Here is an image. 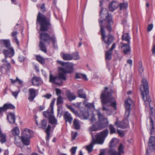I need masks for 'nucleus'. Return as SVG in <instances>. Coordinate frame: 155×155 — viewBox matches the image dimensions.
<instances>
[{
	"label": "nucleus",
	"instance_id": "obj_1",
	"mask_svg": "<svg viewBox=\"0 0 155 155\" xmlns=\"http://www.w3.org/2000/svg\"><path fill=\"white\" fill-rule=\"evenodd\" d=\"M101 18L98 19L100 29L98 32L101 35L102 43L107 45L106 48L113 42L114 38L110 32L112 31V26L114 24L112 15L109 14V11L106 8H101L99 13Z\"/></svg>",
	"mask_w": 155,
	"mask_h": 155
},
{
	"label": "nucleus",
	"instance_id": "obj_2",
	"mask_svg": "<svg viewBox=\"0 0 155 155\" xmlns=\"http://www.w3.org/2000/svg\"><path fill=\"white\" fill-rule=\"evenodd\" d=\"M140 90L146 106H149L150 107V126H153V122L152 118L154 117L155 110L151 105L153 103V102L152 101L149 95L148 83L146 79L143 78L142 79L141 84L140 87Z\"/></svg>",
	"mask_w": 155,
	"mask_h": 155
},
{
	"label": "nucleus",
	"instance_id": "obj_3",
	"mask_svg": "<svg viewBox=\"0 0 155 155\" xmlns=\"http://www.w3.org/2000/svg\"><path fill=\"white\" fill-rule=\"evenodd\" d=\"M109 88L107 87H104V90L102 91L100 96L103 110H106V113L108 115H110V114H108V112L110 110L109 107L111 106L113 107L114 110L117 109V104L115 101L112 102V101L114 98L112 96V94L113 92L112 89H110L109 91H108Z\"/></svg>",
	"mask_w": 155,
	"mask_h": 155
},
{
	"label": "nucleus",
	"instance_id": "obj_4",
	"mask_svg": "<svg viewBox=\"0 0 155 155\" xmlns=\"http://www.w3.org/2000/svg\"><path fill=\"white\" fill-rule=\"evenodd\" d=\"M40 25V30L41 32L47 31L51 28L52 26L51 23V15L48 13L45 15L40 12H38L37 16L36 24Z\"/></svg>",
	"mask_w": 155,
	"mask_h": 155
},
{
	"label": "nucleus",
	"instance_id": "obj_5",
	"mask_svg": "<svg viewBox=\"0 0 155 155\" xmlns=\"http://www.w3.org/2000/svg\"><path fill=\"white\" fill-rule=\"evenodd\" d=\"M39 38L40 41L39 43V49L41 51L46 53L47 52L45 43L49 44L51 40L54 46L56 42V38L54 35L50 37V35L45 32H42L40 34Z\"/></svg>",
	"mask_w": 155,
	"mask_h": 155
},
{
	"label": "nucleus",
	"instance_id": "obj_6",
	"mask_svg": "<svg viewBox=\"0 0 155 155\" xmlns=\"http://www.w3.org/2000/svg\"><path fill=\"white\" fill-rule=\"evenodd\" d=\"M0 47L1 50H2L3 54L6 57H13L14 55V50L11 46L9 39H0Z\"/></svg>",
	"mask_w": 155,
	"mask_h": 155
},
{
	"label": "nucleus",
	"instance_id": "obj_7",
	"mask_svg": "<svg viewBox=\"0 0 155 155\" xmlns=\"http://www.w3.org/2000/svg\"><path fill=\"white\" fill-rule=\"evenodd\" d=\"M96 112L98 120L96 122V119L94 117L92 116L90 119L92 126H107L109 122L107 118L104 117L99 110H97Z\"/></svg>",
	"mask_w": 155,
	"mask_h": 155
},
{
	"label": "nucleus",
	"instance_id": "obj_8",
	"mask_svg": "<svg viewBox=\"0 0 155 155\" xmlns=\"http://www.w3.org/2000/svg\"><path fill=\"white\" fill-rule=\"evenodd\" d=\"M57 62L61 65L63 68L60 67L59 69L62 72L64 75L66 74H71L74 71L73 64L71 62H64L62 61H58Z\"/></svg>",
	"mask_w": 155,
	"mask_h": 155
},
{
	"label": "nucleus",
	"instance_id": "obj_9",
	"mask_svg": "<svg viewBox=\"0 0 155 155\" xmlns=\"http://www.w3.org/2000/svg\"><path fill=\"white\" fill-rule=\"evenodd\" d=\"M67 78L63 73H60L57 76L50 74L49 76V82L51 83L59 85H62L63 81Z\"/></svg>",
	"mask_w": 155,
	"mask_h": 155
},
{
	"label": "nucleus",
	"instance_id": "obj_10",
	"mask_svg": "<svg viewBox=\"0 0 155 155\" xmlns=\"http://www.w3.org/2000/svg\"><path fill=\"white\" fill-rule=\"evenodd\" d=\"M33 132L28 129L25 128L22 132V136L21 137V141L22 143L25 145L30 144L29 138L32 137Z\"/></svg>",
	"mask_w": 155,
	"mask_h": 155
},
{
	"label": "nucleus",
	"instance_id": "obj_11",
	"mask_svg": "<svg viewBox=\"0 0 155 155\" xmlns=\"http://www.w3.org/2000/svg\"><path fill=\"white\" fill-rule=\"evenodd\" d=\"M104 127H91L89 129V131L91 134L92 138V141L91 143L86 147L87 150L88 151L89 153L91 152L92 150L93 146L95 144L96 142L95 139L94 137V132L100 130L104 128Z\"/></svg>",
	"mask_w": 155,
	"mask_h": 155
},
{
	"label": "nucleus",
	"instance_id": "obj_12",
	"mask_svg": "<svg viewBox=\"0 0 155 155\" xmlns=\"http://www.w3.org/2000/svg\"><path fill=\"white\" fill-rule=\"evenodd\" d=\"M108 134V130L106 129L101 132L100 134L95 135V137L96 138L95 139V140L96 143L99 144H102Z\"/></svg>",
	"mask_w": 155,
	"mask_h": 155
},
{
	"label": "nucleus",
	"instance_id": "obj_13",
	"mask_svg": "<svg viewBox=\"0 0 155 155\" xmlns=\"http://www.w3.org/2000/svg\"><path fill=\"white\" fill-rule=\"evenodd\" d=\"M125 147L122 143H120L118 147V151H117L115 149H111L108 151L109 155H121L124 153Z\"/></svg>",
	"mask_w": 155,
	"mask_h": 155
},
{
	"label": "nucleus",
	"instance_id": "obj_14",
	"mask_svg": "<svg viewBox=\"0 0 155 155\" xmlns=\"http://www.w3.org/2000/svg\"><path fill=\"white\" fill-rule=\"evenodd\" d=\"M120 44L122 45V46H121V48L125 55H128L131 53V51L130 43H127L123 44L122 42H121Z\"/></svg>",
	"mask_w": 155,
	"mask_h": 155
},
{
	"label": "nucleus",
	"instance_id": "obj_15",
	"mask_svg": "<svg viewBox=\"0 0 155 155\" xmlns=\"http://www.w3.org/2000/svg\"><path fill=\"white\" fill-rule=\"evenodd\" d=\"M42 130H44V131L46 134L45 139L46 142H48L50 137V133L52 132L54 128H52L51 127H40Z\"/></svg>",
	"mask_w": 155,
	"mask_h": 155
},
{
	"label": "nucleus",
	"instance_id": "obj_16",
	"mask_svg": "<svg viewBox=\"0 0 155 155\" xmlns=\"http://www.w3.org/2000/svg\"><path fill=\"white\" fill-rule=\"evenodd\" d=\"M11 68L10 63H4L2 64L0 68V71L3 74H5L7 72H9Z\"/></svg>",
	"mask_w": 155,
	"mask_h": 155
},
{
	"label": "nucleus",
	"instance_id": "obj_17",
	"mask_svg": "<svg viewBox=\"0 0 155 155\" xmlns=\"http://www.w3.org/2000/svg\"><path fill=\"white\" fill-rule=\"evenodd\" d=\"M36 96L35 90L33 88H30L28 90V98L29 101L32 102Z\"/></svg>",
	"mask_w": 155,
	"mask_h": 155
},
{
	"label": "nucleus",
	"instance_id": "obj_18",
	"mask_svg": "<svg viewBox=\"0 0 155 155\" xmlns=\"http://www.w3.org/2000/svg\"><path fill=\"white\" fill-rule=\"evenodd\" d=\"M131 100L127 99L124 102L125 106V114H127V117H128L130 114V107L131 105L130 102Z\"/></svg>",
	"mask_w": 155,
	"mask_h": 155
},
{
	"label": "nucleus",
	"instance_id": "obj_19",
	"mask_svg": "<svg viewBox=\"0 0 155 155\" xmlns=\"http://www.w3.org/2000/svg\"><path fill=\"white\" fill-rule=\"evenodd\" d=\"M63 116L66 122H68L71 124L73 120V117L71 114L68 111H66L64 113Z\"/></svg>",
	"mask_w": 155,
	"mask_h": 155
},
{
	"label": "nucleus",
	"instance_id": "obj_20",
	"mask_svg": "<svg viewBox=\"0 0 155 155\" xmlns=\"http://www.w3.org/2000/svg\"><path fill=\"white\" fill-rule=\"evenodd\" d=\"M65 94L68 99L70 101L75 100L77 97L74 93L71 92L70 90H67Z\"/></svg>",
	"mask_w": 155,
	"mask_h": 155
},
{
	"label": "nucleus",
	"instance_id": "obj_21",
	"mask_svg": "<svg viewBox=\"0 0 155 155\" xmlns=\"http://www.w3.org/2000/svg\"><path fill=\"white\" fill-rule=\"evenodd\" d=\"M55 99L54 98L53 100L51 102L50 106L51 110L50 113H52V114H53L54 105L55 103ZM43 115L46 117H48V115L51 114H49V111L48 110L43 111Z\"/></svg>",
	"mask_w": 155,
	"mask_h": 155
},
{
	"label": "nucleus",
	"instance_id": "obj_22",
	"mask_svg": "<svg viewBox=\"0 0 155 155\" xmlns=\"http://www.w3.org/2000/svg\"><path fill=\"white\" fill-rule=\"evenodd\" d=\"M48 120L49 122L52 125H58L57 120L53 114L48 115Z\"/></svg>",
	"mask_w": 155,
	"mask_h": 155
},
{
	"label": "nucleus",
	"instance_id": "obj_23",
	"mask_svg": "<svg viewBox=\"0 0 155 155\" xmlns=\"http://www.w3.org/2000/svg\"><path fill=\"white\" fill-rule=\"evenodd\" d=\"M7 119L10 123L13 124L15 122V115L14 113L10 112L7 115Z\"/></svg>",
	"mask_w": 155,
	"mask_h": 155
},
{
	"label": "nucleus",
	"instance_id": "obj_24",
	"mask_svg": "<svg viewBox=\"0 0 155 155\" xmlns=\"http://www.w3.org/2000/svg\"><path fill=\"white\" fill-rule=\"evenodd\" d=\"M148 146L149 147H152V148H155V137L153 136H151L149 140Z\"/></svg>",
	"mask_w": 155,
	"mask_h": 155
},
{
	"label": "nucleus",
	"instance_id": "obj_25",
	"mask_svg": "<svg viewBox=\"0 0 155 155\" xmlns=\"http://www.w3.org/2000/svg\"><path fill=\"white\" fill-rule=\"evenodd\" d=\"M117 7V3L114 1L110 2L108 5V8L111 12H113Z\"/></svg>",
	"mask_w": 155,
	"mask_h": 155
},
{
	"label": "nucleus",
	"instance_id": "obj_26",
	"mask_svg": "<svg viewBox=\"0 0 155 155\" xmlns=\"http://www.w3.org/2000/svg\"><path fill=\"white\" fill-rule=\"evenodd\" d=\"M122 41H125L127 42V43L130 44V38L128 33H124L122 36Z\"/></svg>",
	"mask_w": 155,
	"mask_h": 155
},
{
	"label": "nucleus",
	"instance_id": "obj_27",
	"mask_svg": "<svg viewBox=\"0 0 155 155\" xmlns=\"http://www.w3.org/2000/svg\"><path fill=\"white\" fill-rule=\"evenodd\" d=\"M35 56L36 60L39 63H41L42 64H45V60L43 57L41 56L40 55H36Z\"/></svg>",
	"mask_w": 155,
	"mask_h": 155
},
{
	"label": "nucleus",
	"instance_id": "obj_28",
	"mask_svg": "<svg viewBox=\"0 0 155 155\" xmlns=\"http://www.w3.org/2000/svg\"><path fill=\"white\" fill-rule=\"evenodd\" d=\"M71 54H69L63 53L62 58L64 60H72Z\"/></svg>",
	"mask_w": 155,
	"mask_h": 155
},
{
	"label": "nucleus",
	"instance_id": "obj_29",
	"mask_svg": "<svg viewBox=\"0 0 155 155\" xmlns=\"http://www.w3.org/2000/svg\"><path fill=\"white\" fill-rule=\"evenodd\" d=\"M83 92L84 90L83 89H79L78 92V96L80 98L86 99V95L85 94L83 93Z\"/></svg>",
	"mask_w": 155,
	"mask_h": 155
},
{
	"label": "nucleus",
	"instance_id": "obj_30",
	"mask_svg": "<svg viewBox=\"0 0 155 155\" xmlns=\"http://www.w3.org/2000/svg\"><path fill=\"white\" fill-rule=\"evenodd\" d=\"M117 142V139L115 138H113L110 142L109 144L110 147V148L115 147Z\"/></svg>",
	"mask_w": 155,
	"mask_h": 155
},
{
	"label": "nucleus",
	"instance_id": "obj_31",
	"mask_svg": "<svg viewBox=\"0 0 155 155\" xmlns=\"http://www.w3.org/2000/svg\"><path fill=\"white\" fill-rule=\"evenodd\" d=\"M40 78L37 77H34L33 78L32 83L33 85L35 86H38Z\"/></svg>",
	"mask_w": 155,
	"mask_h": 155
},
{
	"label": "nucleus",
	"instance_id": "obj_32",
	"mask_svg": "<svg viewBox=\"0 0 155 155\" xmlns=\"http://www.w3.org/2000/svg\"><path fill=\"white\" fill-rule=\"evenodd\" d=\"M4 106L6 110L8 109H14L15 108V106L11 104L5 103Z\"/></svg>",
	"mask_w": 155,
	"mask_h": 155
},
{
	"label": "nucleus",
	"instance_id": "obj_33",
	"mask_svg": "<svg viewBox=\"0 0 155 155\" xmlns=\"http://www.w3.org/2000/svg\"><path fill=\"white\" fill-rule=\"evenodd\" d=\"M112 52L109 51H106L105 54V59L107 60H110L112 58Z\"/></svg>",
	"mask_w": 155,
	"mask_h": 155
},
{
	"label": "nucleus",
	"instance_id": "obj_34",
	"mask_svg": "<svg viewBox=\"0 0 155 155\" xmlns=\"http://www.w3.org/2000/svg\"><path fill=\"white\" fill-rule=\"evenodd\" d=\"M12 133L13 135H17L19 134V129L18 127H15L12 130Z\"/></svg>",
	"mask_w": 155,
	"mask_h": 155
},
{
	"label": "nucleus",
	"instance_id": "obj_35",
	"mask_svg": "<svg viewBox=\"0 0 155 155\" xmlns=\"http://www.w3.org/2000/svg\"><path fill=\"white\" fill-rule=\"evenodd\" d=\"M72 57V59H73L74 60H78L80 59L78 52H74L73 54H71Z\"/></svg>",
	"mask_w": 155,
	"mask_h": 155
},
{
	"label": "nucleus",
	"instance_id": "obj_36",
	"mask_svg": "<svg viewBox=\"0 0 155 155\" xmlns=\"http://www.w3.org/2000/svg\"><path fill=\"white\" fill-rule=\"evenodd\" d=\"M0 135V141L2 143H4L6 141V136L5 134H2Z\"/></svg>",
	"mask_w": 155,
	"mask_h": 155
},
{
	"label": "nucleus",
	"instance_id": "obj_37",
	"mask_svg": "<svg viewBox=\"0 0 155 155\" xmlns=\"http://www.w3.org/2000/svg\"><path fill=\"white\" fill-rule=\"evenodd\" d=\"M128 6L127 3H120V9L122 10L127 8Z\"/></svg>",
	"mask_w": 155,
	"mask_h": 155
},
{
	"label": "nucleus",
	"instance_id": "obj_38",
	"mask_svg": "<svg viewBox=\"0 0 155 155\" xmlns=\"http://www.w3.org/2000/svg\"><path fill=\"white\" fill-rule=\"evenodd\" d=\"M63 98L62 97L59 95L57 99V104L58 105L62 104L63 103Z\"/></svg>",
	"mask_w": 155,
	"mask_h": 155
},
{
	"label": "nucleus",
	"instance_id": "obj_39",
	"mask_svg": "<svg viewBox=\"0 0 155 155\" xmlns=\"http://www.w3.org/2000/svg\"><path fill=\"white\" fill-rule=\"evenodd\" d=\"M147 129L149 130L150 131V133L151 135L155 134V130L154 127H149Z\"/></svg>",
	"mask_w": 155,
	"mask_h": 155
},
{
	"label": "nucleus",
	"instance_id": "obj_40",
	"mask_svg": "<svg viewBox=\"0 0 155 155\" xmlns=\"http://www.w3.org/2000/svg\"><path fill=\"white\" fill-rule=\"evenodd\" d=\"M78 135V133L77 132H72L71 133V140L72 141L75 139Z\"/></svg>",
	"mask_w": 155,
	"mask_h": 155
},
{
	"label": "nucleus",
	"instance_id": "obj_41",
	"mask_svg": "<svg viewBox=\"0 0 155 155\" xmlns=\"http://www.w3.org/2000/svg\"><path fill=\"white\" fill-rule=\"evenodd\" d=\"M80 123V121L79 120L77 119H74L73 121V125L74 126H80L81 125Z\"/></svg>",
	"mask_w": 155,
	"mask_h": 155
},
{
	"label": "nucleus",
	"instance_id": "obj_42",
	"mask_svg": "<svg viewBox=\"0 0 155 155\" xmlns=\"http://www.w3.org/2000/svg\"><path fill=\"white\" fill-rule=\"evenodd\" d=\"M85 114L86 112L84 111H81L79 114V117H83L84 118H85L87 119V118H86Z\"/></svg>",
	"mask_w": 155,
	"mask_h": 155
},
{
	"label": "nucleus",
	"instance_id": "obj_43",
	"mask_svg": "<svg viewBox=\"0 0 155 155\" xmlns=\"http://www.w3.org/2000/svg\"><path fill=\"white\" fill-rule=\"evenodd\" d=\"M109 129L110 130V134L116 133V128L114 127H109Z\"/></svg>",
	"mask_w": 155,
	"mask_h": 155
},
{
	"label": "nucleus",
	"instance_id": "obj_44",
	"mask_svg": "<svg viewBox=\"0 0 155 155\" xmlns=\"http://www.w3.org/2000/svg\"><path fill=\"white\" fill-rule=\"evenodd\" d=\"M117 133L121 137H123L124 135V131L122 130H119L118 128H117Z\"/></svg>",
	"mask_w": 155,
	"mask_h": 155
},
{
	"label": "nucleus",
	"instance_id": "obj_45",
	"mask_svg": "<svg viewBox=\"0 0 155 155\" xmlns=\"http://www.w3.org/2000/svg\"><path fill=\"white\" fill-rule=\"evenodd\" d=\"M20 90L19 89L18 91H17L12 92V94L13 96H14L15 97V98L16 99L18 95V94L20 92Z\"/></svg>",
	"mask_w": 155,
	"mask_h": 155
},
{
	"label": "nucleus",
	"instance_id": "obj_46",
	"mask_svg": "<svg viewBox=\"0 0 155 155\" xmlns=\"http://www.w3.org/2000/svg\"><path fill=\"white\" fill-rule=\"evenodd\" d=\"M67 108L70 109L72 112L75 114H76L78 112L77 111L75 110L71 106L69 105L67 106Z\"/></svg>",
	"mask_w": 155,
	"mask_h": 155
},
{
	"label": "nucleus",
	"instance_id": "obj_47",
	"mask_svg": "<svg viewBox=\"0 0 155 155\" xmlns=\"http://www.w3.org/2000/svg\"><path fill=\"white\" fill-rule=\"evenodd\" d=\"M41 12L43 13H45L46 12V9L45 7V4H42L41 6Z\"/></svg>",
	"mask_w": 155,
	"mask_h": 155
},
{
	"label": "nucleus",
	"instance_id": "obj_48",
	"mask_svg": "<svg viewBox=\"0 0 155 155\" xmlns=\"http://www.w3.org/2000/svg\"><path fill=\"white\" fill-rule=\"evenodd\" d=\"M77 148V147H74L71 148L70 150V151L72 154H74L75 153Z\"/></svg>",
	"mask_w": 155,
	"mask_h": 155
},
{
	"label": "nucleus",
	"instance_id": "obj_49",
	"mask_svg": "<svg viewBox=\"0 0 155 155\" xmlns=\"http://www.w3.org/2000/svg\"><path fill=\"white\" fill-rule=\"evenodd\" d=\"M25 57L22 55H19L18 57V59L19 61L21 62H22L24 61L25 60Z\"/></svg>",
	"mask_w": 155,
	"mask_h": 155
},
{
	"label": "nucleus",
	"instance_id": "obj_50",
	"mask_svg": "<svg viewBox=\"0 0 155 155\" xmlns=\"http://www.w3.org/2000/svg\"><path fill=\"white\" fill-rule=\"evenodd\" d=\"M47 120L45 119H43L41 121V126H47Z\"/></svg>",
	"mask_w": 155,
	"mask_h": 155
},
{
	"label": "nucleus",
	"instance_id": "obj_51",
	"mask_svg": "<svg viewBox=\"0 0 155 155\" xmlns=\"http://www.w3.org/2000/svg\"><path fill=\"white\" fill-rule=\"evenodd\" d=\"M153 24H151L148 25L147 28V31H150L153 29Z\"/></svg>",
	"mask_w": 155,
	"mask_h": 155
},
{
	"label": "nucleus",
	"instance_id": "obj_52",
	"mask_svg": "<svg viewBox=\"0 0 155 155\" xmlns=\"http://www.w3.org/2000/svg\"><path fill=\"white\" fill-rule=\"evenodd\" d=\"M5 58L4 59H2V62L3 63V64L5 63V64H7L8 63H9L8 62L7 60V58H11L12 57H5Z\"/></svg>",
	"mask_w": 155,
	"mask_h": 155
},
{
	"label": "nucleus",
	"instance_id": "obj_53",
	"mask_svg": "<svg viewBox=\"0 0 155 155\" xmlns=\"http://www.w3.org/2000/svg\"><path fill=\"white\" fill-rule=\"evenodd\" d=\"M6 111L5 107H4V105L2 107H0V115L2 114V113Z\"/></svg>",
	"mask_w": 155,
	"mask_h": 155
},
{
	"label": "nucleus",
	"instance_id": "obj_54",
	"mask_svg": "<svg viewBox=\"0 0 155 155\" xmlns=\"http://www.w3.org/2000/svg\"><path fill=\"white\" fill-rule=\"evenodd\" d=\"M82 74L76 73L75 75V78L77 79L81 78Z\"/></svg>",
	"mask_w": 155,
	"mask_h": 155
},
{
	"label": "nucleus",
	"instance_id": "obj_55",
	"mask_svg": "<svg viewBox=\"0 0 155 155\" xmlns=\"http://www.w3.org/2000/svg\"><path fill=\"white\" fill-rule=\"evenodd\" d=\"M115 47L116 44L115 43H114L112 45L111 48L109 50V51H111L112 52L114 49L115 48Z\"/></svg>",
	"mask_w": 155,
	"mask_h": 155
},
{
	"label": "nucleus",
	"instance_id": "obj_56",
	"mask_svg": "<svg viewBox=\"0 0 155 155\" xmlns=\"http://www.w3.org/2000/svg\"><path fill=\"white\" fill-rule=\"evenodd\" d=\"M115 47L116 44L115 43H114L112 45L111 48L109 50V51H111L112 52L114 49L115 48Z\"/></svg>",
	"mask_w": 155,
	"mask_h": 155
},
{
	"label": "nucleus",
	"instance_id": "obj_57",
	"mask_svg": "<svg viewBox=\"0 0 155 155\" xmlns=\"http://www.w3.org/2000/svg\"><path fill=\"white\" fill-rule=\"evenodd\" d=\"M51 95L50 94H45L43 95L42 96V97H44L46 98L47 99H49L51 98Z\"/></svg>",
	"mask_w": 155,
	"mask_h": 155
},
{
	"label": "nucleus",
	"instance_id": "obj_58",
	"mask_svg": "<svg viewBox=\"0 0 155 155\" xmlns=\"http://www.w3.org/2000/svg\"><path fill=\"white\" fill-rule=\"evenodd\" d=\"M55 90L57 95L58 96L61 94V91L60 89L56 88Z\"/></svg>",
	"mask_w": 155,
	"mask_h": 155
},
{
	"label": "nucleus",
	"instance_id": "obj_59",
	"mask_svg": "<svg viewBox=\"0 0 155 155\" xmlns=\"http://www.w3.org/2000/svg\"><path fill=\"white\" fill-rule=\"evenodd\" d=\"M14 142L15 143L17 146L20 147H22V146L21 145V142H18L16 140H15Z\"/></svg>",
	"mask_w": 155,
	"mask_h": 155
},
{
	"label": "nucleus",
	"instance_id": "obj_60",
	"mask_svg": "<svg viewBox=\"0 0 155 155\" xmlns=\"http://www.w3.org/2000/svg\"><path fill=\"white\" fill-rule=\"evenodd\" d=\"M86 106L88 107H94V105L93 103H88L86 105Z\"/></svg>",
	"mask_w": 155,
	"mask_h": 155
},
{
	"label": "nucleus",
	"instance_id": "obj_61",
	"mask_svg": "<svg viewBox=\"0 0 155 155\" xmlns=\"http://www.w3.org/2000/svg\"><path fill=\"white\" fill-rule=\"evenodd\" d=\"M12 36L14 38H15V36H17L16 35L18 34V32L17 31H15L13 32L12 33Z\"/></svg>",
	"mask_w": 155,
	"mask_h": 155
},
{
	"label": "nucleus",
	"instance_id": "obj_62",
	"mask_svg": "<svg viewBox=\"0 0 155 155\" xmlns=\"http://www.w3.org/2000/svg\"><path fill=\"white\" fill-rule=\"evenodd\" d=\"M81 78L85 81H87L88 80V79L87 78V76L84 74H82Z\"/></svg>",
	"mask_w": 155,
	"mask_h": 155
},
{
	"label": "nucleus",
	"instance_id": "obj_63",
	"mask_svg": "<svg viewBox=\"0 0 155 155\" xmlns=\"http://www.w3.org/2000/svg\"><path fill=\"white\" fill-rule=\"evenodd\" d=\"M127 62L128 64H130L131 66L132 65V61L131 60L128 59L127 61Z\"/></svg>",
	"mask_w": 155,
	"mask_h": 155
},
{
	"label": "nucleus",
	"instance_id": "obj_64",
	"mask_svg": "<svg viewBox=\"0 0 155 155\" xmlns=\"http://www.w3.org/2000/svg\"><path fill=\"white\" fill-rule=\"evenodd\" d=\"M16 81L18 82L19 84H21L22 83V81L21 80L19 79L18 78V77H17L16 78Z\"/></svg>",
	"mask_w": 155,
	"mask_h": 155
}]
</instances>
